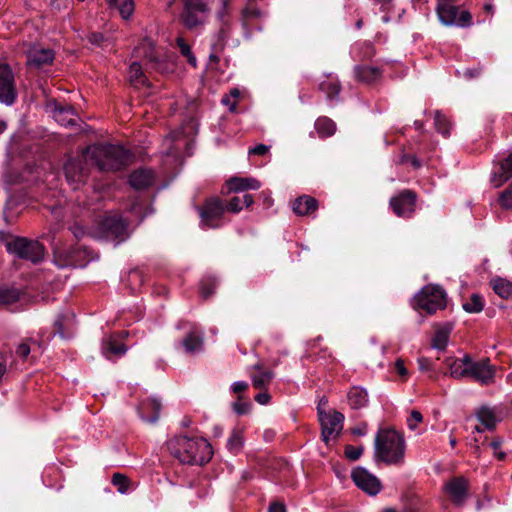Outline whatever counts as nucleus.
<instances>
[{"label":"nucleus","mask_w":512,"mask_h":512,"mask_svg":"<svg viewBox=\"0 0 512 512\" xmlns=\"http://www.w3.org/2000/svg\"><path fill=\"white\" fill-rule=\"evenodd\" d=\"M168 448L180 462L190 465H203L213 455L210 443L203 438L177 436L169 441Z\"/></svg>","instance_id":"obj_1"},{"label":"nucleus","mask_w":512,"mask_h":512,"mask_svg":"<svg viewBox=\"0 0 512 512\" xmlns=\"http://www.w3.org/2000/svg\"><path fill=\"white\" fill-rule=\"evenodd\" d=\"M86 157L101 171H118L127 167L131 153L120 145L95 144L86 148Z\"/></svg>","instance_id":"obj_2"},{"label":"nucleus","mask_w":512,"mask_h":512,"mask_svg":"<svg viewBox=\"0 0 512 512\" xmlns=\"http://www.w3.org/2000/svg\"><path fill=\"white\" fill-rule=\"evenodd\" d=\"M404 457V437L394 429H379L374 441L375 460L388 465H401Z\"/></svg>","instance_id":"obj_3"},{"label":"nucleus","mask_w":512,"mask_h":512,"mask_svg":"<svg viewBox=\"0 0 512 512\" xmlns=\"http://www.w3.org/2000/svg\"><path fill=\"white\" fill-rule=\"evenodd\" d=\"M183 11L180 22L188 29L202 27L208 21L213 0H182Z\"/></svg>","instance_id":"obj_4"},{"label":"nucleus","mask_w":512,"mask_h":512,"mask_svg":"<svg viewBox=\"0 0 512 512\" xmlns=\"http://www.w3.org/2000/svg\"><path fill=\"white\" fill-rule=\"evenodd\" d=\"M413 307L434 314L446 307V293L438 285H426L414 297Z\"/></svg>","instance_id":"obj_5"},{"label":"nucleus","mask_w":512,"mask_h":512,"mask_svg":"<svg viewBox=\"0 0 512 512\" xmlns=\"http://www.w3.org/2000/svg\"><path fill=\"white\" fill-rule=\"evenodd\" d=\"M7 251L19 259L39 263L44 258L45 248L36 241L25 237H15L6 243Z\"/></svg>","instance_id":"obj_6"},{"label":"nucleus","mask_w":512,"mask_h":512,"mask_svg":"<svg viewBox=\"0 0 512 512\" xmlns=\"http://www.w3.org/2000/svg\"><path fill=\"white\" fill-rule=\"evenodd\" d=\"M200 226L204 229H216L224 224L225 202L218 197L206 199L197 206Z\"/></svg>","instance_id":"obj_7"},{"label":"nucleus","mask_w":512,"mask_h":512,"mask_svg":"<svg viewBox=\"0 0 512 512\" xmlns=\"http://www.w3.org/2000/svg\"><path fill=\"white\" fill-rule=\"evenodd\" d=\"M436 12L439 20L447 26L457 25L468 27L472 24V16L468 11H462L459 16L458 8L450 1L438 0Z\"/></svg>","instance_id":"obj_8"},{"label":"nucleus","mask_w":512,"mask_h":512,"mask_svg":"<svg viewBox=\"0 0 512 512\" xmlns=\"http://www.w3.org/2000/svg\"><path fill=\"white\" fill-rule=\"evenodd\" d=\"M88 162L90 160L86 157V151L83 159H69L66 162L64 172L66 180L73 190H77L85 184L89 176Z\"/></svg>","instance_id":"obj_9"},{"label":"nucleus","mask_w":512,"mask_h":512,"mask_svg":"<svg viewBox=\"0 0 512 512\" xmlns=\"http://www.w3.org/2000/svg\"><path fill=\"white\" fill-rule=\"evenodd\" d=\"M317 410L321 423L322 440L328 444L330 439L336 438L340 434L343 428L344 416L338 411L326 413L324 410H321V406L317 407Z\"/></svg>","instance_id":"obj_10"},{"label":"nucleus","mask_w":512,"mask_h":512,"mask_svg":"<svg viewBox=\"0 0 512 512\" xmlns=\"http://www.w3.org/2000/svg\"><path fill=\"white\" fill-rule=\"evenodd\" d=\"M417 195L410 189H404L390 198L389 205L392 211L402 218H410L415 212Z\"/></svg>","instance_id":"obj_11"},{"label":"nucleus","mask_w":512,"mask_h":512,"mask_svg":"<svg viewBox=\"0 0 512 512\" xmlns=\"http://www.w3.org/2000/svg\"><path fill=\"white\" fill-rule=\"evenodd\" d=\"M16 97L14 73L8 64L0 62V102L11 105Z\"/></svg>","instance_id":"obj_12"},{"label":"nucleus","mask_w":512,"mask_h":512,"mask_svg":"<svg viewBox=\"0 0 512 512\" xmlns=\"http://www.w3.org/2000/svg\"><path fill=\"white\" fill-rule=\"evenodd\" d=\"M351 477L355 485L369 495H377L382 489L380 480L362 467L354 469Z\"/></svg>","instance_id":"obj_13"},{"label":"nucleus","mask_w":512,"mask_h":512,"mask_svg":"<svg viewBox=\"0 0 512 512\" xmlns=\"http://www.w3.org/2000/svg\"><path fill=\"white\" fill-rule=\"evenodd\" d=\"M470 484L463 476L453 477L444 485L445 492L450 496L454 504L462 506L468 497Z\"/></svg>","instance_id":"obj_14"},{"label":"nucleus","mask_w":512,"mask_h":512,"mask_svg":"<svg viewBox=\"0 0 512 512\" xmlns=\"http://www.w3.org/2000/svg\"><path fill=\"white\" fill-rule=\"evenodd\" d=\"M232 28V21H219V29L218 32L214 35L211 43V54L209 56L210 60L218 63L220 58L219 54L224 51L226 46V42L230 37Z\"/></svg>","instance_id":"obj_15"},{"label":"nucleus","mask_w":512,"mask_h":512,"mask_svg":"<svg viewBox=\"0 0 512 512\" xmlns=\"http://www.w3.org/2000/svg\"><path fill=\"white\" fill-rule=\"evenodd\" d=\"M103 230L119 242L128 237V223L119 215L106 216L101 222Z\"/></svg>","instance_id":"obj_16"},{"label":"nucleus","mask_w":512,"mask_h":512,"mask_svg":"<svg viewBox=\"0 0 512 512\" xmlns=\"http://www.w3.org/2000/svg\"><path fill=\"white\" fill-rule=\"evenodd\" d=\"M122 333H114L104 338L101 345L102 354L107 358L120 357L127 351V347L122 343Z\"/></svg>","instance_id":"obj_17"},{"label":"nucleus","mask_w":512,"mask_h":512,"mask_svg":"<svg viewBox=\"0 0 512 512\" xmlns=\"http://www.w3.org/2000/svg\"><path fill=\"white\" fill-rule=\"evenodd\" d=\"M468 377L482 384H489L493 382L494 370L489 364V360H481L468 366Z\"/></svg>","instance_id":"obj_18"},{"label":"nucleus","mask_w":512,"mask_h":512,"mask_svg":"<svg viewBox=\"0 0 512 512\" xmlns=\"http://www.w3.org/2000/svg\"><path fill=\"white\" fill-rule=\"evenodd\" d=\"M161 403L155 398H147L140 402L138 412L140 417L149 423H155L159 418Z\"/></svg>","instance_id":"obj_19"},{"label":"nucleus","mask_w":512,"mask_h":512,"mask_svg":"<svg viewBox=\"0 0 512 512\" xmlns=\"http://www.w3.org/2000/svg\"><path fill=\"white\" fill-rule=\"evenodd\" d=\"M510 178H512V152L499 162V167L493 172L490 181L495 188H498Z\"/></svg>","instance_id":"obj_20"},{"label":"nucleus","mask_w":512,"mask_h":512,"mask_svg":"<svg viewBox=\"0 0 512 512\" xmlns=\"http://www.w3.org/2000/svg\"><path fill=\"white\" fill-rule=\"evenodd\" d=\"M354 76L359 82L372 84L382 77V70L366 64L356 65L354 67Z\"/></svg>","instance_id":"obj_21"},{"label":"nucleus","mask_w":512,"mask_h":512,"mask_svg":"<svg viewBox=\"0 0 512 512\" xmlns=\"http://www.w3.org/2000/svg\"><path fill=\"white\" fill-rule=\"evenodd\" d=\"M155 175L151 169H138L129 176L130 185L137 189L143 190L150 187L154 183Z\"/></svg>","instance_id":"obj_22"},{"label":"nucleus","mask_w":512,"mask_h":512,"mask_svg":"<svg viewBox=\"0 0 512 512\" xmlns=\"http://www.w3.org/2000/svg\"><path fill=\"white\" fill-rule=\"evenodd\" d=\"M318 209V201L312 196L302 195L292 203V210L299 216H308Z\"/></svg>","instance_id":"obj_23"},{"label":"nucleus","mask_w":512,"mask_h":512,"mask_svg":"<svg viewBox=\"0 0 512 512\" xmlns=\"http://www.w3.org/2000/svg\"><path fill=\"white\" fill-rule=\"evenodd\" d=\"M229 192H243L247 190H258L261 186L260 182L251 177H232L227 182Z\"/></svg>","instance_id":"obj_24"},{"label":"nucleus","mask_w":512,"mask_h":512,"mask_svg":"<svg viewBox=\"0 0 512 512\" xmlns=\"http://www.w3.org/2000/svg\"><path fill=\"white\" fill-rule=\"evenodd\" d=\"M254 373L251 374L252 385L255 389H266L274 378L272 370H264L261 364L252 366Z\"/></svg>","instance_id":"obj_25"},{"label":"nucleus","mask_w":512,"mask_h":512,"mask_svg":"<svg viewBox=\"0 0 512 512\" xmlns=\"http://www.w3.org/2000/svg\"><path fill=\"white\" fill-rule=\"evenodd\" d=\"M54 59V53L50 49L34 48L29 51L28 63L35 67L49 64Z\"/></svg>","instance_id":"obj_26"},{"label":"nucleus","mask_w":512,"mask_h":512,"mask_svg":"<svg viewBox=\"0 0 512 512\" xmlns=\"http://www.w3.org/2000/svg\"><path fill=\"white\" fill-rule=\"evenodd\" d=\"M183 347L187 353H195L203 348V334L193 329L183 339Z\"/></svg>","instance_id":"obj_27"},{"label":"nucleus","mask_w":512,"mask_h":512,"mask_svg":"<svg viewBox=\"0 0 512 512\" xmlns=\"http://www.w3.org/2000/svg\"><path fill=\"white\" fill-rule=\"evenodd\" d=\"M348 403L353 409H360L367 405L368 394L365 389L352 387L347 395Z\"/></svg>","instance_id":"obj_28"},{"label":"nucleus","mask_w":512,"mask_h":512,"mask_svg":"<svg viewBox=\"0 0 512 512\" xmlns=\"http://www.w3.org/2000/svg\"><path fill=\"white\" fill-rule=\"evenodd\" d=\"M244 446V431L242 428H234L227 440L226 447L232 454H238Z\"/></svg>","instance_id":"obj_29"},{"label":"nucleus","mask_w":512,"mask_h":512,"mask_svg":"<svg viewBox=\"0 0 512 512\" xmlns=\"http://www.w3.org/2000/svg\"><path fill=\"white\" fill-rule=\"evenodd\" d=\"M54 119L63 126L76 125V114L71 106L60 107L54 111Z\"/></svg>","instance_id":"obj_30"},{"label":"nucleus","mask_w":512,"mask_h":512,"mask_svg":"<svg viewBox=\"0 0 512 512\" xmlns=\"http://www.w3.org/2000/svg\"><path fill=\"white\" fill-rule=\"evenodd\" d=\"M315 129L322 138L332 136L336 131V124L328 117H319L315 122Z\"/></svg>","instance_id":"obj_31"},{"label":"nucleus","mask_w":512,"mask_h":512,"mask_svg":"<svg viewBox=\"0 0 512 512\" xmlns=\"http://www.w3.org/2000/svg\"><path fill=\"white\" fill-rule=\"evenodd\" d=\"M128 79L131 85L135 87L145 86L147 79L142 72V67L138 62H133L128 69Z\"/></svg>","instance_id":"obj_32"},{"label":"nucleus","mask_w":512,"mask_h":512,"mask_svg":"<svg viewBox=\"0 0 512 512\" xmlns=\"http://www.w3.org/2000/svg\"><path fill=\"white\" fill-rule=\"evenodd\" d=\"M494 292L501 298L508 299L512 296V283L504 278H495L491 280Z\"/></svg>","instance_id":"obj_33"},{"label":"nucleus","mask_w":512,"mask_h":512,"mask_svg":"<svg viewBox=\"0 0 512 512\" xmlns=\"http://www.w3.org/2000/svg\"><path fill=\"white\" fill-rule=\"evenodd\" d=\"M319 90L326 93L329 100H333L338 97L341 86L336 79L327 78L319 84Z\"/></svg>","instance_id":"obj_34"},{"label":"nucleus","mask_w":512,"mask_h":512,"mask_svg":"<svg viewBox=\"0 0 512 512\" xmlns=\"http://www.w3.org/2000/svg\"><path fill=\"white\" fill-rule=\"evenodd\" d=\"M446 363L450 370V375L453 378L461 379L468 377V366L460 359H447Z\"/></svg>","instance_id":"obj_35"},{"label":"nucleus","mask_w":512,"mask_h":512,"mask_svg":"<svg viewBox=\"0 0 512 512\" xmlns=\"http://www.w3.org/2000/svg\"><path fill=\"white\" fill-rule=\"evenodd\" d=\"M176 45L179 49L180 54L186 58L187 62L192 66H197V59L192 52L191 46L186 42L183 37H177Z\"/></svg>","instance_id":"obj_36"},{"label":"nucleus","mask_w":512,"mask_h":512,"mask_svg":"<svg viewBox=\"0 0 512 512\" xmlns=\"http://www.w3.org/2000/svg\"><path fill=\"white\" fill-rule=\"evenodd\" d=\"M450 328L442 327L435 332L432 347L437 350H445L449 340Z\"/></svg>","instance_id":"obj_37"},{"label":"nucleus","mask_w":512,"mask_h":512,"mask_svg":"<svg viewBox=\"0 0 512 512\" xmlns=\"http://www.w3.org/2000/svg\"><path fill=\"white\" fill-rule=\"evenodd\" d=\"M477 418L480 423L489 430H492L496 426V417L493 410L483 407L477 413Z\"/></svg>","instance_id":"obj_38"},{"label":"nucleus","mask_w":512,"mask_h":512,"mask_svg":"<svg viewBox=\"0 0 512 512\" xmlns=\"http://www.w3.org/2000/svg\"><path fill=\"white\" fill-rule=\"evenodd\" d=\"M463 309L468 313H479L484 308V301L482 296L474 293L470 296L469 300L462 304Z\"/></svg>","instance_id":"obj_39"},{"label":"nucleus","mask_w":512,"mask_h":512,"mask_svg":"<svg viewBox=\"0 0 512 512\" xmlns=\"http://www.w3.org/2000/svg\"><path fill=\"white\" fill-rule=\"evenodd\" d=\"M434 125L436 130L443 136L447 137L450 135L451 124L445 115L440 111H436L434 115Z\"/></svg>","instance_id":"obj_40"},{"label":"nucleus","mask_w":512,"mask_h":512,"mask_svg":"<svg viewBox=\"0 0 512 512\" xmlns=\"http://www.w3.org/2000/svg\"><path fill=\"white\" fill-rule=\"evenodd\" d=\"M19 297L20 294L17 289H0V307L17 302Z\"/></svg>","instance_id":"obj_41"},{"label":"nucleus","mask_w":512,"mask_h":512,"mask_svg":"<svg viewBox=\"0 0 512 512\" xmlns=\"http://www.w3.org/2000/svg\"><path fill=\"white\" fill-rule=\"evenodd\" d=\"M112 484L117 487L118 492L124 494L129 490L130 480L124 474L114 473L112 476Z\"/></svg>","instance_id":"obj_42"},{"label":"nucleus","mask_w":512,"mask_h":512,"mask_svg":"<svg viewBox=\"0 0 512 512\" xmlns=\"http://www.w3.org/2000/svg\"><path fill=\"white\" fill-rule=\"evenodd\" d=\"M75 250L69 249L67 251L58 252L56 254V261L59 262L61 267L64 266H76V261L74 260L73 254Z\"/></svg>","instance_id":"obj_43"},{"label":"nucleus","mask_w":512,"mask_h":512,"mask_svg":"<svg viewBox=\"0 0 512 512\" xmlns=\"http://www.w3.org/2000/svg\"><path fill=\"white\" fill-rule=\"evenodd\" d=\"M217 283L213 278L204 279L200 284V294L204 299H208L213 295L216 289Z\"/></svg>","instance_id":"obj_44"},{"label":"nucleus","mask_w":512,"mask_h":512,"mask_svg":"<svg viewBox=\"0 0 512 512\" xmlns=\"http://www.w3.org/2000/svg\"><path fill=\"white\" fill-rule=\"evenodd\" d=\"M498 201L502 208L512 210V182L499 194Z\"/></svg>","instance_id":"obj_45"},{"label":"nucleus","mask_w":512,"mask_h":512,"mask_svg":"<svg viewBox=\"0 0 512 512\" xmlns=\"http://www.w3.org/2000/svg\"><path fill=\"white\" fill-rule=\"evenodd\" d=\"M114 7L118 8L121 17L126 20L133 14L135 4L133 0H123L119 6L116 4Z\"/></svg>","instance_id":"obj_46"},{"label":"nucleus","mask_w":512,"mask_h":512,"mask_svg":"<svg viewBox=\"0 0 512 512\" xmlns=\"http://www.w3.org/2000/svg\"><path fill=\"white\" fill-rule=\"evenodd\" d=\"M252 408V404L249 401L243 402L242 397H238V401L233 404V410L238 415L248 414Z\"/></svg>","instance_id":"obj_47"},{"label":"nucleus","mask_w":512,"mask_h":512,"mask_svg":"<svg viewBox=\"0 0 512 512\" xmlns=\"http://www.w3.org/2000/svg\"><path fill=\"white\" fill-rule=\"evenodd\" d=\"M241 201L242 199L240 196L232 197L227 203H225V211L239 213L243 209Z\"/></svg>","instance_id":"obj_48"},{"label":"nucleus","mask_w":512,"mask_h":512,"mask_svg":"<svg viewBox=\"0 0 512 512\" xmlns=\"http://www.w3.org/2000/svg\"><path fill=\"white\" fill-rule=\"evenodd\" d=\"M243 18L248 19H257L263 16V12L258 9L256 6L249 5L242 11Z\"/></svg>","instance_id":"obj_49"},{"label":"nucleus","mask_w":512,"mask_h":512,"mask_svg":"<svg viewBox=\"0 0 512 512\" xmlns=\"http://www.w3.org/2000/svg\"><path fill=\"white\" fill-rule=\"evenodd\" d=\"M363 451H364V448L362 446L355 447V446H352V445H348L345 448V455H346V457L349 460L356 461V460H358L360 458V456L362 455Z\"/></svg>","instance_id":"obj_50"},{"label":"nucleus","mask_w":512,"mask_h":512,"mask_svg":"<svg viewBox=\"0 0 512 512\" xmlns=\"http://www.w3.org/2000/svg\"><path fill=\"white\" fill-rule=\"evenodd\" d=\"M423 420L422 414L417 410H412L407 418V425L411 430H415L417 425Z\"/></svg>","instance_id":"obj_51"},{"label":"nucleus","mask_w":512,"mask_h":512,"mask_svg":"<svg viewBox=\"0 0 512 512\" xmlns=\"http://www.w3.org/2000/svg\"><path fill=\"white\" fill-rule=\"evenodd\" d=\"M88 41L95 46L104 47L107 40L104 38L103 34L99 32H93L88 35Z\"/></svg>","instance_id":"obj_52"},{"label":"nucleus","mask_w":512,"mask_h":512,"mask_svg":"<svg viewBox=\"0 0 512 512\" xmlns=\"http://www.w3.org/2000/svg\"><path fill=\"white\" fill-rule=\"evenodd\" d=\"M418 366H419V369L423 372L430 371V370L433 371L435 363H434V361L430 360L429 358L420 357L418 359Z\"/></svg>","instance_id":"obj_53"},{"label":"nucleus","mask_w":512,"mask_h":512,"mask_svg":"<svg viewBox=\"0 0 512 512\" xmlns=\"http://www.w3.org/2000/svg\"><path fill=\"white\" fill-rule=\"evenodd\" d=\"M216 16H217L218 22L225 21V20L232 21L231 8L219 7L216 12Z\"/></svg>","instance_id":"obj_54"},{"label":"nucleus","mask_w":512,"mask_h":512,"mask_svg":"<svg viewBox=\"0 0 512 512\" xmlns=\"http://www.w3.org/2000/svg\"><path fill=\"white\" fill-rule=\"evenodd\" d=\"M269 150L270 147L268 145L258 144L257 146L249 149V154L263 156L266 155L269 152Z\"/></svg>","instance_id":"obj_55"},{"label":"nucleus","mask_w":512,"mask_h":512,"mask_svg":"<svg viewBox=\"0 0 512 512\" xmlns=\"http://www.w3.org/2000/svg\"><path fill=\"white\" fill-rule=\"evenodd\" d=\"M263 391L259 392L257 395H255V401L258 402L259 404L261 405H266L270 402L271 400V396L270 394L267 392V388L266 389H262Z\"/></svg>","instance_id":"obj_56"},{"label":"nucleus","mask_w":512,"mask_h":512,"mask_svg":"<svg viewBox=\"0 0 512 512\" xmlns=\"http://www.w3.org/2000/svg\"><path fill=\"white\" fill-rule=\"evenodd\" d=\"M16 354L22 359H25L30 354V346L27 343H20L17 346Z\"/></svg>","instance_id":"obj_57"},{"label":"nucleus","mask_w":512,"mask_h":512,"mask_svg":"<svg viewBox=\"0 0 512 512\" xmlns=\"http://www.w3.org/2000/svg\"><path fill=\"white\" fill-rule=\"evenodd\" d=\"M70 230L77 239H80L86 235V230L84 229V227L77 223L72 225L70 227Z\"/></svg>","instance_id":"obj_58"},{"label":"nucleus","mask_w":512,"mask_h":512,"mask_svg":"<svg viewBox=\"0 0 512 512\" xmlns=\"http://www.w3.org/2000/svg\"><path fill=\"white\" fill-rule=\"evenodd\" d=\"M234 393H241L248 389V383L245 381L234 382L231 386Z\"/></svg>","instance_id":"obj_59"},{"label":"nucleus","mask_w":512,"mask_h":512,"mask_svg":"<svg viewBox=\"0 0 512 512\" xmlns=\"http://www.w3.org/2000/svg\"><path fill=\"white\" fill-rule=\"evenodd\" d=\"M395 370L401 377H406L408 372L405 368L404 361L402 359H398L395 362Z\"/></svg>","instance_id":"obj_60"},{"label":"nucleus","mask_w":512,"mask_h":512,"mask_svg":"<svg viewBox=\"0 0 512 512\" xmlns=\"http://www.w3.org/2000/svg\"><path fill=\"white\" fill-rule=\"evenodd\" d=\"M268 512H286V507L283 503L273 502L269 505Z\"/></svg>","instance_id":"obj_61"},{"label":"nucleus","mask_w":512,"mask_h":512,"mask_svg":"<svg viewBox=\"0 0 512 512\" xmlns=\"http://www.w3.org/2000/svg\"><path fill=\"white\" fill-rule=\"evenodd\" d=\"M375 55V49L372 44H366L363 51V59H370Z\"/></svg>","instance_id":"obj_62"},{"label":"nucleus","mask_w":512,"mask_h":512,"mask_svg":"<svg viewBox=\"0 0 512 512\" xmlns=\"http://www.w3.org/2000/svg\"><path fill=\"white\" fill-rule=\"evenodd\" d=\"M63 321H64V317L59 316L54 322V327H55L56 333H58L61 337H64Z\"/></svg>","instance_id":"obj_63"},{"label":"nucleus","mask_w":512,"mask_h":512,"mask_svg":"<svg viewBox=\"0 0 512 512\" xmlns=\"http://www.w3.org/2000/svg\"><path fill=\"white\" fill-rule=\"evenodd\" d=\"M242 207H250L253 203H254V200H253V197L251 194H244L242 197Z\"/></svg>","instance_id":"obj_64"}]
</instances>
